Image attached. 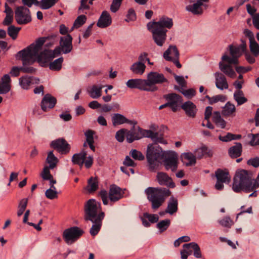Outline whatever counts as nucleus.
<instances>
[{"label": "nucleus", "instance_id": "f257e3e1", "mask_svg": "<svg viewBox=\"0 0 259 259\" xmlns=\"http://www.w3.org/2000/svg\"><path fill=\"white\" fill-rule=\"evenodd\" d=\"M259 188V183L256 180L252 178L251 172L246 170L242 169L236 172L234 179L232 189L235 193L243 192L250 194L249 197H256Z\"/></svg>", "mask_w": 259, "mask_h": 259}, {"label": "nucleus", "instance_id": "f03ea898", "mask_svg": "<svg viewBox=\"0 0 259 259\" xmlns=\"http://www.w3.org/2000/svg\"><path fill=\"white\" fill-rule=\"evenodd\" d=\"M84 211L85 220L91 221L93 223L90 233L92 236H95L100 231L102 221L105 215V213L102 211L101 204L95 199H90L85 202Z\"/></svg>", "mask_w": 259, "mask_h": 259}, {"label": "nucleus", "instance_id": "7ed1b4c3", "mask_svg": "<svg viewBox=\"0 0 259 259\" xmlns=\"http://www.w3.org/2000/svg\"><path fill=\"white\" fill-rule=\"evenodd\" d=\"M173 25L172 20L167 17H162L157 22H149L147 28L152 34V37L155 43L159 47H162L166 39V29H170Z\"/></svg>", "mask_w": 259, "mask_h": 259}, {"label": "nucleus", "instance_id": "20e7f679", "mask_svg": "<svg viewBox=\"0 0 259 259\" xmlns=\"http://www.w3.org/2000/svg\"><path fill=\"white\" fill-rule=\"evenodd\" d=\"M145 193L151 203L152 209L155 211L162 205L171 192L166 188L149 187L145 190Z\"/></svg>", "mask_w": 259, "mask_h": 259}, {"label": "nucleus", "instance_id": "39448f33", "mask_svg": "<svg viewBox=\"0 0 259 259\" xmlns=\"http://www.w3.org/2000/svg\"><path fill=\"white\" fill-rule=\"evenodd\" d=\"M165 153L159 145L150 144L148 146L146 158L151 171L157 168L160 161L163 159Z\"/></svg>", "mask_w": 259, "mask_h": 259}, {"label": "nucleus", "instance_id": "423d86ee", "mask_svg": "<svg viewBox=\"0 0 259 259\" xmlns=\"http://www.w3.org/2000/svg\"><path fill=\"white\" fill-rule=\"evenodd\" d=\"M17 59L20 60L22 61V66L20 67L21 71L26 73L34 74L36 71V69L31 66L36 60L35 57L32 56L31 55L28 54L17 53L16 55Z\"/></svg>", "mask_w": 259, "mask_h": 259}, {"label": "nucleus", "instance_id": "0eeeda50", "mask_svg": "<svg viewBox=\"0 0 259 259\" xmlns=\"http://www.w3.org/2000/svg\"><path fill=\"white\" fill-rule=\"evenodd\" d=\"M15 19L19 25H25L32 21L30 10L24 6H16L15 11Z\"/></svg>", "mask_w": 259, "mask_h": 259}, {"label": "nucleus", "instance_id": "6e6552de", "mask_svg": "<svg viewBox=\"0 0 259 259\" xmlns=\"http://www.w3.org/2000/svg\"><path fill=\"white\" fill-rule=\"evenodd\" d=\"M163 98L166 101L168 107L173 112H176L180 110L183 102V97L175 93L165 94L163 96Z\"/></svg>", "mask_w": 259, "mask_h": 259}, {"label": "nucleus", "instance_id": "1a4fd4ad", "mask_svg": "<svg viewBox=\"0 0 259 259\" xmlns=\"http://www.w3.org/2000/svg\"><path fill=\"white\" fill-rule=\"evenodd\" d=\"M84 231L78 227L74 226L65 230L63 237L68 245H71L77 241L83 234Z\"/></svg>", "mask_w": 259, "mask_h": 259}, {"label": "nucleus", "instance_id": "9d476101", "mask_svg": "<svg viewBox=\"0 0 259 259\" xmlns=\"http://www.w3.org/2000/svg\"><path fill=\"white\" fill-rule=\"evenodd\" d=\"M146 82H147V88H155L156 90H154L155 92L158 90V88L155 84L165 82H167L168 80L162 74L157 72H151L148 74Z\"/></svg>", "mask_w": 259, "mask_h": 259}, {"label": "nucleus", "instance_id": "9b49d317", "mask_svg": "<svg viewBox=\"0 0 259 259\" xmlns=\"http://www.w3.org/2000/svg\"><path fill=\"white\" fill-rule=\"evenodd\" d=\"M163 165L166 170L170 169L175 171L178 167V157L176 152L169 151L165 153L163 158Z\"/></svg>", "mask_w": 259, "mask_h": 259}, {"label": "nucleus", "instance_id": "f8f14e48", "mask_svg": "<svg viewBox=\"0 0 259 259\" xmlns=\"http://www.w3.org/2000/svg\"><path fill=\"white\" fill-rule=\"evenodd\" d=\"M46 37H40L38 38L35 43L31 44L30 46L19 51L20 53L28 54V55H31L32 56L36 57V55H38L39 51L41 50L42 46L46 42Z\"/></svg>", "mask_w": 259, "mask_h": 259}, {"label": "nucleus", "instance_id": "ddd939ff", "mask_svg": "<svg viewBox=\"0 0 259 259\" xmlns=\"http://www.w3.org/2000/svg\"><path fill=\"white\" fill-rule=\"evenodd\" d=\"M146 84V79H131L126 82V85L130 89H138L140 90L151 92H154V90H156L155 88H147Z\"/></svg>", "mask_w": 259, "mask_h": 259}, {"label": "nucleus", "instance_id": "4468645a", "mask_svg": "<svg viewBox=\"0 0 259 259\" xmlns=\"http://www.w3.org/2000/svg\"><path fill=\"white\" fill-rule=\"evenodd\" d=\"M246 46L244 44H242L237 46L230 45L229 50L230 56L229 57L230 60H235V63L238 64V58L241 56L242 54L245 51Z\"/></svg>", "mask_w": 259, "mask_h": 259}, {"label": "nucleus", "instance_id": "2eb2a0df", "mask_svg": "<svg viewBox=\"0 0 259 259\" xmlns=\"http://www.w3.org/2000/svg\"><path fill=\"white\" fill-rule=\"evenodd\" d=\"M59 46L62 49L63 54H67L71 52L73 49L72 37L69 34H67L60 37Z\"/></svg>", "mask_w": 259, "mask_h": 259}, {"label": "nucleus", "instance_id": "dca6fc26", "mask_svg": "<svg viewBox=\"0 0 259 259\" xmlns=\"http://www.w3.org/2000/svg\"><path fill=\"white\" fill-rule=\"evenodd\" d=\"M51 146L57 149L61 154H67L69 152L70 146L63 139H58L52 141Z\"/></svg>", "mask_w": 259, "mask_h": 259}, {"label": "nucleus", "instance_id": "f3484780", "mask_svg": "<svg viewBox=\"0 0 259 259\" xmlns=\"http://www.w3.org/2000/svg\"><path fill=\"white\" fill-rule=\"evenodd\" d=\"M41 67H47L51 61L54 59L50 52V50L45 49L40 53H38L35 59Z\"/></svg>", "mask_w": 259, "mask_h": 259}, {"label": "nucleus", "instance_id": "a211bd4d", "mask_svg": "<svg viewBox=\"0 0 259 259\" xmlns=\"http://www.w3.org/2000/svg\"><path fill=\"white\" fill-rule=\"evenodd\" d=\"M56 103V99L51 95L47 94L44 96L41 101V108L44 111H47L54 108Z\"/></svg>", "mask_w": 259, "mask_h": 259}, {"label": "nucleus", "instance_id": "6ab92c4d", "mask_svg": "<svg viewBox=\"0 0 259 259\" xmlns=\"http://www.w3.org/2000/svg\"><path fill=\"white\" fill-rule=\"evenodd\" d=\"M19 84L24 90H28L32 84H38L39 79L33 76L27 75L21 77L19 79Z\"/></svg>", "mask_w": 259, "mask_h": 259}, {"label": "nucleus", "instance_id": "aec40b11", "mask_svg": "<svg viewBox=\"0 0 259 259\" xmlns=\"http://www.w3.org/2000/svg\"><path fill=\"white\" fill-rule=\"evenodd\" d=\"M189 117L194 118L196 116L197 109L196 106L191 101H188L183 103L180 107Z\"/></svg>", "mask_w": 259, "mask_h": 259}, {"label": "nucleus", "instance_id": "412c9836", "mask_svg": "<svg viewBox=\"0 0 259 259\" xmlns=\"http://www.w3.org/2000/svg\"><path fill=\"white\" fill-rule=\"evenodd\" d=\"M123 197L121 189L116 186L112 185L109 192V198L111 202H116Z\"/></svg>", "mask_w": 259, "mask_h": 259}, {"label": "nucleus", "instance_id": "4be33fe9", "mask_svg": "<svg viewBox=\"0 0 259 259\" xmlns=\"http://www.w3.org/2000/svg\"><path fill=\"white\" fill-rule=\"evenodd\" d=\"M157 179L160 185L166 186L171 188L175 187V184L172 182L171 178L165 172H158L157 174Z\"/></svg>", "mask_w": 259, "mask_h": 259}, {"label": "nucleus", "instance_id": "5701e85b", "mask_svg": "<svg viewBox=\"0 0 259 259\" xmlns=\"http://www.w3.org/2000/svg\"><path fill=\"white\" fill-rule=\"evenodd\" d=\"M112 23V18L110 14L106 11L102 12L97 23V26L104 28L110 26Z\"/></svg>", "mask_w": 259, "mask_h": 259}, {"label": "nucleus", "instance_id": "b1692460", "mask_svg": "<svg viewBox=\"0 0 259 259\" xmlns=\"http://www.w3.org/2000/svg\"><path fill=\"white\" fill-rule=\"evenodd\" d=\"M179 52L176 46L170 45L163 53V58L167 60H173L174 58L179 59Z\"/></svg>", "mask_w": 259, "mask_h": 259}, {"label": "nucleus", "instance_id": "393cba45", "mask_svg": "<svg viewBox=\"0 0 259 259\" xmlns=\"http://www.w3.org/2000/svg\"><path fill=\"white\" fill-rule=\"evenodd\" d=\"M206 6L200 4L199 2L186 6V10L194 15H199L203 13L204 9H206Z\"/></svg>", "mask_w": 259, "mask_h": 259}, {"label": "nucleus", "instance_id": "a878e982", "mask_svg": "<svg viewBox=\"0 0 259 259\" xmlns=\"http://www.w3.org/2000/svg\"><path fill=\"white\" fill-rule=\"evenodd\" d=\"M178 210V201L177 198L171 197L167 202V206L165 209V212L172 215Z\"/></svg>", "mask_w": 259, "mask_h": 259}, {"label": "nucleus", "instance_id": "bb28decb", "mask_svg": "<svg viewBox=\"0 0 259 259\" xmlns=\"http://www.w3.org/2000/svg\"><path fill=\"white\" fill-rule=\"evenodd\" d=\"M111 121L113 125L115 126L124 123H130V120L123 115L119 113H114L111 116Z\"/></svg>", "mask_w": 259, "mask_h": 259}, {"label": "nucleus", "instance_id": "cd10ccee", "mask_svg": "<svg viewBox=\"0 0 259 259\" xmlns=\"http://www.w3.org/2000/svg\"><path fill=\"white\" fill-rule=\"evenodd\" d=\"M242 147L240 143H235V145L229 148L228 153L232 158L239 157L242 153Z\"/></svg>", "mask_w": 259, "mask_h": 259}, {"label": "nucleus", "instance_id": "c85d7f7f", "mask_svg": "<svg viewBox=\"0 0 259 259\" xmlns=\"http://www.w3.org/2000/svg\"><path fill=\"white\" fill-rule=\"evenodd\" d=\"M181 157L182 161L187 166L194 165L196 162V157L192 153H184L182 155Z\"/></svg>", "mask_w": 259, "mask_h": 259}, {"label": "nucleus", "instance_id": "c756f323", "mask_svg": "<svg viewBox=\"0 0 259 259\" xmlns=\"http://www.w3.org/2000/svg\"><path fill=\"white\" fill-rule=\"evenodd\" d=\"M216 87L220 89H227V80L225 75L222 73L217 72L215 73Z\"/></svg>", "mask_w": 259, "mask_h": 259}, {"label": "nucleus", "instance_id": "7c9ffc66", "mask_svg": "<svg viewBox=\"0 0 259 259\" xmlns=\"http://www.w3.org/2000/svg\"><path fill=\"white\" fill-rule=\"evenodd\" d=\"M196 157L198 158H201L203 156L211 157L212 156V152L207 147L203 146L196 149L194 151Z\"/></svg>", "mask_w": 259, "mask_h": 259}, {"label": "nucleus", "instance_id": "2f4dec72", "mask_svg": "<svg viewBox=\"0 0 259 259\" xmlns=\"http://www.w3.org/2000/svg\"><path fill=\"white\" fill-rule=\"evenodd\" d=\"M183 248L186 249H189L190 248L193 249L194 251L193 255L197 258H200L202 257L200 248L199 245L195 242L184 244L183 245Z\"/></svg>", "mask_w": 259, "mask_h": 259}, {"label": "nucleus", "instance_id": "473e14b6", "mask_svg": "<svg viewBox=\"0 0 259 259\" xmlns=\"http://www.w3.org/2000/svg\"><path fill=\"white\" fill-rule=\"evenodd\" d=\"M99 186V182L97 178L91 177L88 181V185L85 187V189L90 193L96 191Z\"/></svg>", "mask_w": 259, "mask_h": 259}, {"label": "nucleus", "instance_id": "72a5a7b5", "mask_svg": "<svg viewBox=\"0 0 259 259\" xmlns=\"http://www.w3.org/2000/svg\"><path fill=\"white\" fill-rule=\"evenodd\" d=\"M63 61V57H61L54 61H51L48 66H49L51 70L59 71L62 68Z\"/></svg>", "mask_w": 259, "mask_h": 259}, {"label": "nucleus", "instance_id": "f704fd0d", "mask_svg": "<svg viewBox=\"0 0 259 259\" xmlns=\"http://www.w3.org/2000/svg\"><path fill=\"white\" fill-rule=\"evenodd\" d=\"M87 157V152H83L80 153L74 154L72 157V161L74 164L82 166L84 161Z\"/></svg>", "mask_w": 259, "mask_h": 259}, {"label": "nucleus", "instance_id": "c9c22d12", "mask_svg": "<svg viewBox=\"0 0 259 259\" xmlns=\"http://www.w3.org/2000/svg\"><path fill=\"white\" fill-rule=\"evenodd\" d=\"M58 161V158L55 156L52 151L48 153L46 162L49 164L48 168H51V169H54L57 166Z\"/></svg>", "mask_w": 259, "mask_h": 259}, {"label": "nucleus", "instance_id": "e433bc0d", "mask_svg": "<svg viewBox=\"0 0 259 259\" xmlns=\"http://www.w3.org/2000/svg\"><path fill=\"white\" fill-rule=\"evenodd\" d=\"M103 86L94 85L90 90L88 89L87 92L90 96L93 99H98L101 96V91Z\"/></svg>", "mask_w": 259, "mask_h": 259}, {"label": "nucleus", "instance_id": "4c0bfd02", "mask_svg": "<svg viewBox=\"0 0 259 259\" xmlns=\"http://www.w3.org/2000/svg\"><path fill=\"white\" fill-rule=\"evenodd\" d=\"M212 121L217 126L222 128H225L226 126V121L222 118L221 114L219 111L213 112L212 114Z\"/></svg>", "mask_w": 259, "mask_h": 259}, {"label": "nucleus", "instance_id": "58836bf2", "mask_svg": "<svg viewBox=\"0 0 259 259\" xmlns=\"http://www.w3.org/2000/svg\"><path fill=\"white\" fill-rule=\"evenodd\" d=\"M212 121L217 126L222 128H225L226 126V121L222 118L221 114L219 111L213 112L212 114Z\"/></svg>", "mask_w": 259, "mask_h": 259}, {"label": "nucleus", "instance_id": "ea45409f", "mask_svg": "<svg viewBox=\"0 0 259 259\" xmlns=\"http://www.w3.org/2000/svg\"><path fill=\"white\" fill-rule=\"evenodd\" d=\"M145 68L144 63L136 62L131 66L130 70L135 74L141 75L144 73Z\"/></svg>", "mask_w": 259, "mask_h": 259}, {"label": "nucleus", "instance_id": "a19ab883", "mask_svg": "<svg viewBox=\"0 0 259 259\" xmlns=\"http://www.w3.org/2000/svg\"><path fill=\"white\" fill-rule=\"evenodd\" d=\"M156 225V228L158 229L159 232L162 233L165 231L170 226L171 221L168 219H166L158 221Z\"/></svg>", "mask_w": 259, "mask_h": 259}, {"label": "nucleus", "instance_id": "79ce46f5", "mask_svg": "<svg viewBox=\"0 0 259 259\" xmlns=\"http://www.w3.org/2000/svg\"><path fill=\"white\" fill-rule=\"evenodd\" d=\"M11 78L8 74H6L3 76L2 78V82L1 84L3 87L4 89L3 93H8L11 90V85L10 84L11 82Z\"/></svg>", "mask_w": 259, "mask_h": 259}, {"label": "nucleus", "instance_id": "37998d69", "mask_svg": "<svg viewBox=\"0 0 259 259\" xmlns=\"http://www.w3.org/2000/svg\"><path fill=\"white\" fill-rule=\"evenodd\" d=\"M234 100L238 105H241L247 102V99L243 96V93L241 90H237L234 93Z\"/></svg>", "mask_w": 259, "mask_h": 259}, {"label": "nucleus", "instance_id": "c03bdc74", "mask_svg": "<svg viewBox=\"0 0 259 259\" xmlns=\"http://www.w3.org/2000/svg\"><path fill=\"white\" fill-rule=\"evenodd\" d=\"M20 29L21 28L20 27H17L14 25H11L7 29L8 34L13 40H15L16 39Z\"/></svg>", "mask_w": 259, "mask_h": 259}, {"label": "nucleus", "instance_id": "a18cd8bd", "mask_svg": "<svg viewBox=\"0 0 259 259\" xmlns=\"http://www.w3.org/2000/svg\"><path fill=\"white\" fill-rule=\"evenodd\" d=\"M126 137V141L128 143H132L135 140L141 139V136H140L139 132L137 133L134 131H128Z\"/></svg>", "mask_w": 259, "mask_h": 259}, {"label": "nucleus", "instance_id": "49530a36", "mask_svg": "<svg viewBox=\"0 0 259 259\" xmlns=\"http://www.w3.org/2000/svg\"><path fill=\"white\" fill-rule=\"evenodd\" d=\"M235 60H230L228 56V76L231 78H235L236 76V72L232 66L233 65H238V64L235 63Z\"/></svg>", "mask_w": 259, "mask_h": 259}, {"label": "nucleus", "instance_id": "de8ad7c7", "mask_svg": "<svg viewBox=\"0 0 259 259\" xmlns=\"http://www.w3.org/2000/svg\"><path fill=\"white\" fill-rule=\"evenodd\" d=\"M87 17L84 15H80L78 16L74 22L73 26L71 31L73 29L74 27L78 28L83 25L85 23Z\"/></svg>", "mask_w": 259, "mask_h": 259}, {"label": "nucleus", "instance_id": "09e8293b", "mask_svg": "<svg viewBox=\"0 0 259 259\" xmlns=\"http://www.w3.org/2000/svg\"><path fill=\"white\" fill-rule=\"evenodd\" d=\"M47 198L50 199H54L57 197V192L56 187L51 185V188L48 189L45 193Z\"/></svg>", "mask_w": 259, "mask_h": 259}, {"label": "nucleus", "instance_id": "8fccbe9b", "mask_svg": "<svg viewBox=\"0 0 259 259\" xmlns=\"http://www.w3.org/2000/svg\"><path fill=\"white\" fill-rule=\"evenodd\" d=\"M138 132L140 136H141V138L142 137H146L150 138L152 140L153 138H155L154 136L156 135V132L154 133L151 130H143L140 127H139Z\"/></svg>", "mask_w": 259, "mask_h": 259}, {"label": "nucleus", "instance_id": "3c124183", "mask_svg": "<svg viewBox=\"0 0 259 259\" xmlns=\"http://www.w3.org/2000/svg\"><path fill=\"white\" fill-rule=\"evenodd\" d=\"M130 155L136 160L141 161L144 159V155L136 149H132L130 152Z\"/></svg>", "mask_w": 259, "mask_h": 259}, {"label": "nucleus", "instance_id": "603ef678", "mask_svg": "<svg viewBox=\"0 0 259 259\" xmlns=\"http://www.w3.org/2000/svg\"><path fill=\"white\" fill-rule=\"evenodd\" d=\"M53 1L54 0H41L39 2V6L43 10L49 9L55 5L56 3Z\"/></svg>", "mask_w": 259, "mask_h": 259}, {"label": "nucleus", "instance_id": "864d4df0", "mask_svg": "<svg viewBox=\"0 0 259 259\" xmlns=\"http://www.w3.org/2000/svg\"><path fill=\"white\" fill-rule=\"evenodd\" d=\"M250 42V51L254 54L255 56H257L259 54V45L255 41V40H252L249 41Z\"/></svg>", "mask_w": 259, "mask_h": 259}, {"label": "nucleus", "instance_id": "5fc2aeb1", "mask_svg": "<svg viewBox=\"0 0 259 259\" xmlns=\"http://www.w3.org/2000/svg\"><path fill=\"white\" fill-rule=\"evenodd\" d=\"M143 217L152 224L158 222L159 220V217L156 214H150L148 212H145L143 214Z\"/></svg>", "mask_w": 259, "mask_h": 259}, {"label": "nucleus", "instance_id": "6e6d98bb", "mask_svg": "<svg viewBox=\"0 0 259 259\" xmlns=\"http://www.w3.org/2000/svg\"><path fill=\"white\" fill-rule=\"evenodd\" d=\"M222 61L219 63L220 70L227 75V52H225L222 57Z\"/></svg>", "mask_w": 259, "mask_h": 259}, {"label": "nucleus", "instance_id": "4d7b16f0", "mask_svg": "<svg viewBox=\"0 0 259 259\" xmlns=\"http://www.w3.org/2000/svg\"><path fill=\"white\" fill-rule=\"evenodd\" d=\"M215 177L218 181H227V172L223 171L221 169H218L215 171Z\"/></svg>", "mask_w": 259, "mask_h": 259}, {"label": "nucleus", "instance_id": "13d9d810", "mask_svg": "<svg viewBox=\"0 0 259 259\" xmlns=\"http://www.w3.org/2000/svg\"><path fill=\"white\" fill-rule=\"evenodd\" d=\"M51 168H48V166H45L41 173V177L44 180H48L51 179L53 176L51 174L50 170Z\"/></svg>", "mask_w": 259, "mask_h": 259}, {"label": "nucleus", "instance_id": "bf43d9fd", "mask_svg": "<svg viewBox=\"0 0 259 259\" xmlns=\"http://www.w3.org/2000/svg\"><path fill=\"white\" fill-rule=\"evenodd\" d=\"M126 130L122 128L118 131L115 134V138L119 142H122L124 140Z\"/></svg>", "mask_w": 259, "mask_h": 259}, {"label": "nucleus", "instance_id": "052dcab7", "mask_svg": "<svg viewBox=\"0 0 259 259\" xmlns=\"http://www.w3.org/2000/svg\"><path fill=\"white\" fill-rule=\"evenodd\" d=\"M126 17V18L125 19V21L126 22L135 20L136 19V14L135 10L133 8L130 9L127 12Z\"/></svg>", "mask_w": 259, "mask_h": 259}, {"label": "nucleus", "instance_id": "680f3d73", "mask_svg": "<svg viewBox=\"0 0 259 259\" xmlns=\"http://www.w3.org/2000/svg\"><path fill=\"white\" fill-rule=\"evenodd\" d=\"M99 196L101 198L103 203L104 205H107L108 203V198L109 197V193L105 190H101L99 193Z\"/></svg>", "mask_w": 259, "mask_h": 259}, {"label": "nucleus", "instance_id": "e2e57ef3", "mask_svg": "<svg viewBox=\"0 0 259 259\" xmlns=\"http://www.w3.org/2000/svg\"><path fill=\"white\" fill-rule=\"evenodd\" d=\"M123 0H113L112 4L110 6V10L113 12H116L121 6Z\"/></svg>", "mask_w": 259, "mask_h": 259}, {"label": "nucleus", "instance_id": "0e129e2a", "mask_svg": "<svg viewBox=\"0 0 259 259\" xmlns=\"http://www.w3.org/2000/svg\"><path fill=\"white\" fill-rule=\"evenodd\" d=\"M227 99L226 96L223 95H218L212 97L210 104L212 105L218 102H225Z\"/></svg>", "mask_w": 259, "mask_h": 259}, {"label": "nucleus", "instance_id": "69168bd1", "mask_svg": "<svg viewBox=\"0 0 259 259\" xmlns=\"http://www.w3.org/2000/svg\"><path fill=\"white\" fill-rule=\"evenodd\" d=\"M174 76L176 81L182 88H184L186 87L187 81L185 80L183 76H179L175 74H174Z\"/></svg>", "mask_w": 259, "mask_h": 259}, {"label": "nucleus", "instance_id": "338daca9", "mask_svg": "<svg viewBox=\"0 0 259 259\" xmlns=\"http://www.w3.org/2000/svg\"><path fill=\"white\" fill-rule=\"evenodd\" d=\"M190 240L191 239L189 236H184L176 240L174 242V244L175 247H178L181 243L189 242V241H190Z\"/></svg>", "mask_w": 259, "mask_h": 259}, {"label": "nucleus", "instance_id": "774afa93", "mask_svg": "<svg viewBox=\"0 0 259 259\" xmlns=\"http://www.w3.org/2000/svg\"><path fill=\"white\" fill-rule=\"evenodd\" d=\"M248 137H251L250 141V144L251 146H255L259 144V134H250Z\"/></svg>", "mask_w": 259, "mask_h": 259}]
</instances>
